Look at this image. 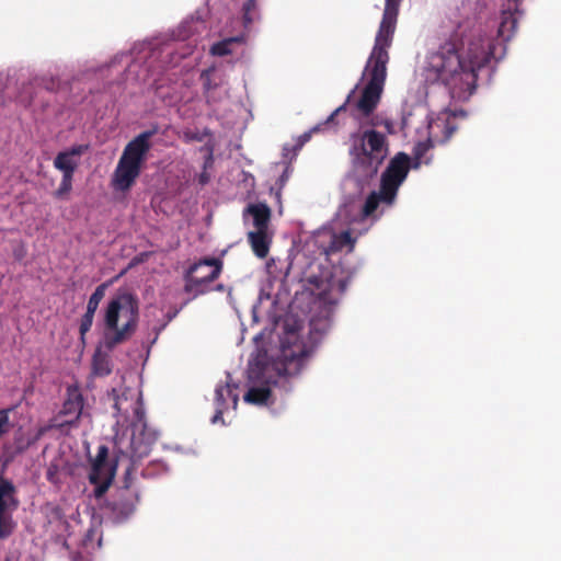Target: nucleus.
I'll return each instance as SVG.
<instances>
[{"label":"nucleus","instance_id":"1","mask_svg":"<svg viewBox=\"0 0 561 561\" xmlns=\"http://www.w3.org/2000/svg\"><path fill=\"white\" fill-rule=\"evenodd\" d=\"M426 128L428 135L413 147V160L404 152L397 153L381 175L380 188L373 191L366 199L360 195L345 198L335 218L328 226L313 232L306 241L301 256L296 257L291 264V267L301 268L300 280L316 297L311 307L308 337L302 339L298 327L291 328L287 320L277 358L270 360L265 353L259 352L250 359L248 368L307 366L317 345L330 330L333 308L351 279V274L344 273L342 266H333L330 270L324 263L329 261L331 254L343 250L351 252L354 249L356 239L393 205L397 192L407 179L410 168L417 169L422 163H430L431 160H423V157L433 147L434 141H446L456 130L449 122L443 124L440 119L428 124Z\"/></svg>","mask_w":561,"mask_h":561},{"label":"nucleus","instance_id":"2","mask_svg":"<svg viewBox=\"0 0 561 561\" xmlns=\"http://www.w3.org/2000/svg\"><path fill=\"white\" fill-rule=\"evenodd\" d=\"M401 0H386L382 20L375 37L374 47L366 61L359 82L350 92L346 101L339 106L323 124L314 126L310 131L299 137L296 149L309 141L311 134L331 123L335 115L348 108L351 114L360 123L378 125L377 117L371 116L376 110L387 78L389 48L392 44L397 16Z\"/></svg>","mask_w":561,"mask_h":561},{"label":"nucleus","instance_id":"3","mask_svg":"<svg viewBox=\"0 0 561 561\" xmlns=\"http://www.w3.org/2000/svg\"><path fill=\"white\" fill-rule=\"evenodd\" d=\"M497 58L496 45L481 32L450 41L427 55L423 76L431 83L440 82L455 100H468L476 90L477 70Z\"/></svg>","mask_w":561,"mask_h":561},{"label":"nucleus","instance_id":"4","mask_svg":"<svg viewBox=\"0 0 561 561\" xmlns=\"http://www.w3.org/2000/svg\"><path fill=\"white\" fill-rule=\"evenodd\" d=\"M206 22L199 11H196L193 15L181 22L173 34L175 42H187L180 56L175 54L180 47H175V45L171 43L162 46L152 42L135 45L131 51L134 60L128 66V73L134 72L135 68L141 62L146 65L147 71L156 68L176 66L179 59L193 54L199 39L206 33Z\"/></svg>","mask_w":561,"mask_h":561},{"label":"nucleus","instance_id":"5","mask_svg":"<svg viewBox=\"0 0 561 561\" xmlns=\"http://www.w3.org/2000/svg\"><path fill=\"white\" fill-rule=\"evenodd\" d=\"M139 305L134 295L119 290L103 308V345L113 348L128 340L136 331Z\"/></svg>","mask_w":561,"mask_h":561},{"label":"nucleus","instance_id":"6","mask_svg":"<svg viewBox=\"0 0 561 561\" xmlns=\"http://www.w3.org/2000/svg\"><path fill=\"white\" fill-rule=\"evenodd\" d=\"M387 151L383 135L375 130L354 135L350 149L353 160V174L345 180L344 187L346 190L356 185L363 187L369 179L376 175L379 165L387 156Z\"/></svg>","mask_w":561,"mask_h":561},{"label":"nucleus","instance_id":"7","mask_svg":"<svg viewBox=\"0 0 561 561\" xmlns=\"http://www.w3.org/2000/svg\"><path fill=\"white\" fill-rule=\"evenodd\" d=\"M153 135L154 130L144 131L126 145L112 178V185L116 191L129 190L139 176Z\"/></svg>","mask_w":561,"mask_h":561},{"label":"nucleus","instance_id":"8","mask_svg":"<svg viewBox=\"0 0 561 561\" xmlns=\"http://www.w3.org/2000/svg\"><path fill=\"white\" fill-rule=\"evenodd\" d=\"M158 432L147 425L145 421L134 422L130 437L119 435L115 432L114 444L118 454L117 461L123 457L128 458L133 463L147 457L157 442Z\"/></svg>","mask_w":561,"mask_h":561},{"label":"nucleus","instance_id":"9","mask_svg":"<svg viewBox=\"0 0 561 561\" xmlns=\"http://www.w3.org/2000/svg\"><path fill=\"white\" fill-rule=\"evenodd\" d=\"M236 8L241 13V21H237L240 27L236 28L237 35L226 37L210 47L214 56H227L237 51L247 41V33L251 25L260 19L256 0H233Z\"/></svg>","mask_w":561,"mask_h":561},{"label":"nucleus","instance_id":"10","mask_svg":"<svg viewBox=\"0 0 561 561\" xmlns=\"http://www.w3.org/2000/svg\"><path fill=\"white\" fill-rule=\"evenodd\" d=\"M222 262L218 259H204L194 263L185 273L184 289L194 297L210 290L213 283L221 273Z\"/></svg>","mask_w":561,"mask_h":561},{"label":"nucleus","instance_id":"11","mask_svg":"<svg viewBox=\"0 0 561 561\" xmlns=\"http://www.w3.org/2000/svg\"><path fill=\"white\" fill-rule=\"evenodd\" d=\"M114 416L116 417L115 431L127 423L145 421V412L140 402V393L134 389H124L121 392L112 391Z\"/></svg>","mask_w":561,"mask_h":561},{"label":"nucleus","instance_id":"12","mask_svg":"<svg viewBox=\"0 0 561 561\" xmlns=\"http://www.w3.org/2000/svg\"><path fill=\"white\" fill-rule=\"evenodd\" d=\"M199 79L203 85L204 96L208 104H216L228 98L229 90L227 88L226 76L215 66L203 70Z\"/></svg>","mask_w":561,"mask_h":561},{"label":"nucleus","instance_id":"13","mask_svg":"<svg viewBox=\"0 0 561 561\" xmlns=\"http://www.w3.org/2000/svg\"><path fill=\"white\" fill-rule=\"evenodd\" d=\"M107 456L108 449L102 445L99 447L96 457L92 462L90 480L98 485V495L107 490L115 476L116 466L108 461Z\"/></svg>","mask_w":561,"mask_h":561},{"label":"nucleus","instance_id":"14","mask_svg":"<svg viewBox=\"0 0 561 561\" xmlns=\"http://www.w3.org/2000/svg\"><path fill=\"white\" fill-rule=\"evenodd\" d=\"M14 486L11 482L0 480V538L8 537L14 529L10 512L16 507L13 497Z\"/></svg>","mask_w":561,"mask_h":561},{"label":"nucleus","instance_id":"15","mask_svg":"<svg viewBox=\"0 0 561 561\" xmlns=\"http://www.w3.org/2000/svg\"><path fill=\"white\" fill-rule=\"evenodd\" d=\"M237 389L236 385H232L230 380H227L226 385H218L215 389V407L216 413L211 419V423L216 424L218 422H222V415L230 408L236 410L239 396L234 390Z\"/></svg>","mask_w":561,"mask_h":561},{"label":"nucleus","instance_id":"16","mask_svg":"<svg viewBox=\"0 0 561 561\" xmlns=\"http://www.w3.org/2000/svg\"><path fill=\"white\" fill-rule=\"evenodd\" d=\"M131 473V468L128 467L126 469V481H125V491L123 492L119 500H115L111 503L112 518L116 523H121L128 518L135 510V504L137 501V496L134 492L129 490V476Z\"/></svg>","mask_w":561,"mask_h":561},{"label":"nucleus","instance_id":"17","mask_svg":"<svg viewBox=\"0 0 561 561\" xmlns=\"http://www.w3.org/2000/svg\"><path fill=\"white\" fill-rule=\"evenodd\" d=\"M83 399L77 388H68V397L60 411V417H65L58 423L59 426L75 425L82 416Z\"/></svg>","mask_w":561,"mask_h":561},{"label":"nucleus","instance_id":"18","mask_svg":"<svg viewBox=\"0 0 561 561\" xmlns=\"http://www.w3.org/2000/svg\"><path fill=\"white\" fill-rule=\"evenodd\" d=\"M245 222H250L252 230H270L271 209L265 203L249 204L243 211Z\"/></svg>","mask_w":561,"mask_h":561},{"label":"nucleus","instance_id":"19","mask_svg":"<svg viewBox=\"0 0 561 561\" xmlns=\"http://www.w3.org/2000/svg\"><path fill=\"white\" fill-rule=\"evenodd\" d=\"M88 150L85 145H77L71 147L69 150L59 152L54 160V167L61 171L62 174H71L78 167V157L83 154Z\"/></svg>","mask_w":561,"mask_h":561},{"label":"nucleus","instance_id":"20","mask_svg":"<svg viewBox=\"0 0 561 561\" xmlns=\"http://www.w3.org/2000/svg\"><path fill=\"white\" fill-rule=\"evenodd\" d=\"M248 240L255 255L264 259L270 251L272 232L270 230H250Z\"/></svg>","mask_w":561,"mask_h":561},{"label":"nucleus","instance_id":"21","mask_svg":"<svg viewBox=\"0 0 561 561\" xmlns=\"http://www.w3.org/2000/svg\"><path fill=\"white\" fill-rule=\"evenodd\" d=\"M517 19L514 12L505 10L502 12L501 22L497 28V35L502 42H506L512 38L516 30Z\"/></svg>","mask_w":561,"mask_h":561},{"label":"nucleus","instance_id":"22","mask_svg":"<svg viewBox=\"0 0 561 561\" xmlns=\"http://www.w3.org/2000/svg\"><path fill=\"white\" fill-rule=\"evenodd\" d=\"M94 543H96L98 547L101 546V535L96 527H92L87 531L82 542L84 552H79L78 554L73 556L72 561H90L85 553H88L91 549H94Z\"/></svg>","mask_w":561,"mask_h":561},{"label":"nucleus","instance_id":"23","mask_svg":"<svg viewBox=\"0 0 561 561\" xmlns=\"http://www.w3.org/2000/svg\"><path fill=\"white\" fill-rule=\"evenodd\" d=\"M106 284L99 285L93 294L90 296L87 305V311L95 313L99 308L101 300L105 295Z\"/></svg>","mask_w":561,"mask_h":561},{"label":"nucleus","instance_id":"24","mask_svg":"<svg viewBox=\"0 0 561 561\" xmlns=\"http://www.w3.org/2000/svg\"><path fill=\"white\" fill-rule=\"evenodd\" d=\"M94 313L85 311L83 317L80 320L79 324V333H80V340L82 344L85 343V334L90 331L92 324H93Z\"/></svg>","mask_w":561,"mask_h":561},{"label":"nucleus","instance_id":"25","mask_svg":"<svg viewBox=\"0 0 561 561\" xmlns=\"http://www.w3.org/2000/svg\"><path fill=\"white\" fill-rule=\"evenodd\" d=\"M10 411L11 410L9 409L0 410V438L3 435H5L11 428V423L9 419Z\"/></svg>","mask_w":561,"mask_h":561},{"label":"nucleus","instance_id":"26","mask_svg":"<svg viewBox=\"0 0 561 561\" xmlns=\"http://www.w3.org/2000/svg\"><path fill=\"white\" fill-rule=\"evenodd\" d=\"M93 369L96 375H107L111 369L108 368L107 362L104 358H94Z\"/></svg>","mask_w":561,"mask_h":561},{"label":"nucleus","instance_id":"27","mask_svg":"<svg viewBox=\"0 0 561 561\" xmlns=\"http://www.w3.org/2000/svg\"><path fill=\"white\" fill-rule=\"evenodd\" d=\"M72 175L71 174H62V180L60 186L57 191V196H62L71 190Z\"/></svg>","mask_w":561,"mask_h":561},{"label":"nucleus","instance_id":"28","mask_svg":"<svg viewBox=\"0 0 561 561\" xmlns=\"http://www.w3.org/2000/svg\"><path fill=\"white\" fill-rule=\"evenodd\" d=\"M206 150H207V157L204 162L205 170L213 164V148L207 147Z\"/></svg>","mask_w":561,"mask_h":561},{"label":"nucleus","instance_id":"29","mask_svg":"<svg viewBox=\"0 0 561 561\" xmlns=\"http://www.w3.org/2000/svg\"><path fill=\"white\" fill-rule=\"evenodd\" d=\"M209 180V176L206 174V172H203L199 176L201 184H206Z\"/></svg>","mask_w":561,"mask_h":561},{"label":"nucleus","instance_id":"30","mask_svg":"<svg viewBox=\"0 0 561 561\" xmlns=\"http://www.w3.org/2000/svg\"><path fill=\"white\" fill-rule=\"evenodd\" d=\"M287 179H288V173H287V170H286L284 172V174L282 175L280 180H282V182H285Z\"/></svg>","mask_w":561,"mask_h":561},{"label":"nucleus","instance_id":"31","mask_svg":"<svg viewBox=\"0 0 561 561\" xmlns=\"http://www.w3.org/2000/svg\"><path fill=\"white\" fill-rule=\"evenodd\" d=\"M216 290L222 291L225 290V286L222 284H219L216 286Z\"/></svg>","mask_w":561,"mask_h":561},{"label":"nucleus","instance_id":"32","mask_svg":"<svg viewBox=\"0 0 561 561\" xmlns=\"http://www.w3.org/2000/svg\"><path fill=\"white\" fill-rule=\"evenodd\" d=\"M124 56H125V54H121V55L115 56L114 62H116L118 59L121 60Z\"/></svg>","mask_w":561,"mask_h":561},{"label":"nucleus","instance_id":"33","mask_svg":"<svg viewBox=\"0 0 561 561\" xmlns=\"http://www.w3.org/2000/svg\"><path fill=\"white\" fill-rule=\"evenodd\" d=\"M288 148L284 147V154L287 156Z\"/></svg>","mask_w":561,"mask_h":561},{"label":"nucleus","instance_id":"34","mask_svg":"<svg viewBox=\"0 0 561 561\" xmlns=\"http://www.w3.org/2000/svg\"><path fill=\"white\" fill-rule=\"evenodd\" d=\"M137 78H138V79H145V76H142V75H137Z\"/></svg>","mask_w":561,"mask_h":561},{"label":"nucleus","instance_id":"35","mask_svg":"<svg viewBox=\"0 0 561 561\" xmlns=\"http://www.w3.org/2000/svg\"><path fill=\"white\" fill-rule=\"evenodd\" d=\"M276 198L279 199L280 198V193L279 192H276Z\"/></svg>","mask_w":561,"mask_h":561}]
</instances>
